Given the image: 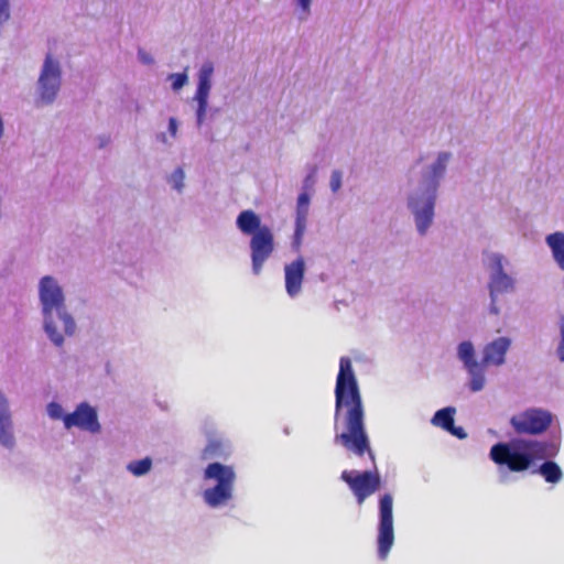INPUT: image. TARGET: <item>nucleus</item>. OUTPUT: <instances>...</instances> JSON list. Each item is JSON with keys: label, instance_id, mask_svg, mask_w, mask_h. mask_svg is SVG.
Masks as SVG:
<instances>
[{"label": "nucleus", "instance_id": "f257e3e1", "mask_svg": "<svg viewBox=\"0 0 564 564\" xmlns=\"http://www.w3.org/2000/svg\"><path fill=\"white\" fill-rule=\"evenodd\" d=\"M334 427L336 444H340L347 452L358 457L368 455L372 465H376L365 425L362 398L348 357H341L339 360L335 387Z\"/></svg>", "mask_w": 564, "mask_h": 564}, {"label": "nucleus", "instance_id": "f03ea898", "mask_svg": "<svg viewBox=\"0 0 564 564\" xmlns=\"http://www.w3.org/2000/svg\"><path fill=\"white\" fill-rule=\"evenodd\" d=\"M39 293L45 332L56 346H62L63 333L73 335L76 327L73 317L66 312L62 288L55 279L46 275L41 279Z\"/></svg>", "mask_w": 564, "mask_h": 564}, {"label": "nucleus", "instance_id": "7ed1b4c3", "mask_svg": "<svg viewBox=\"0 0 564 564\" xmlns=\"http://www.w3.org/2000/svg\"><path fill=\"white\" fill-rule=\"evenodd\" d=\"M547 443L518 438L510 443H497L490 449V458L499 466H506L510 471L527 470L534 460L544 458Z\"/></svg>", "mask_w": 564, "mask_h": 564}, {"label": "nucleus", "instance_id": "20e7f679", "mask_svg": "<svg viewBox=\"0 0 564 564\" xmlns=\"http://www.w3.org/2000/svg\"><path fill=\"white\" fill-rule=\"evenodd\" d=\"M205 479L216 480V485L204 491L205 502L213 508L228 502L232 498L236 474L230 466L220 463L209 464L204 471Z\"/></svg>", "mask_w": 564, "mask_h": 564}, {"label": "nucleus", "instance_id": "39448f33", "mask_svg": "<svg viewBox=\"0 0 564 564\" xmlns=\"http://www.w3.org/2000/svg\"><path fill=\"white\" fill-rule=\"evenodd\" d=\"M449 159L448 153H440L437 161L432 167V185L423 200V206L420 208V198L411 197L409 205L415 215L417 230L421 235H424L430 227L434 216L435 205V192L437 186V180L442 176L446 169V163Z\"/></svg>", "mask_w": 564, "mask_h": 564}, {"label": "nucleus", "instance_id": "423d86ee", "mask_svg": "<svg viewBox=\"0 0 564 564\" xmlns=\"http://www.w3.org/2000/svg\"><path fill=\"white\" fill-rule=\"evenodd\" d=\"M553 415L540 408H530L510 419V425L518 435H540L552 424Z\"/></svg>", "mask_w": 564, "mask_h": 564}, {"label": "nucleus", "instance_id": "0eeeda50", "mask_svg": "<svg viewBox=\"0 0 564 564\" xmlns=\"http://www.w3.org/2000/svg\"><path fill=\"white\" fill-rule=\"evenodd\" d=\"M394 542L393 497L384 494L379 499L378 556L386 560Z\"/></svg>", "mask_w": 564, "mask_h": 564}, {"label": "nucleus", "instance_id": "6e6552de", "mask_svg": "<svg viewBox=\"0 0 564 564\" xmlns=\"http://www.w3.org/2000/svg\"><path fill=\"white\" fill-rule=\"evenodd\" d=\"M340 479L348 485L359 506L381 487V477L376 468L373 471L344 470Z\"/></svg>", "mask_w": 564, "mask_h": 564}, {"label": "nucleus", "instance_id": "1a4fd4ad", "mask_svg": "<svg viewBox=\"0 0 564 564\" xmlns=\"http://www.w3.org/2000/svg\"><path fill=\"white\" fill-rule=\"evenodd\" d=\"M62 69L58 61L47 54L39 77V96L43 104H52L61 88Z\"/></svg>", "mask_w": 564, "mask_h": 564}, {"label": "nucleus", "instance_id": "9d476101", "mask_svg": "<svg viewBox=\"0 0 564 564\" xmlns=\"http://www.w3.org/2000/svg\"><path fill=\"white\" fill-rule=\"evenodd\" d=\"M252 272L259 275L264 262L274 251V236L270 227L263 226L250 239Z\"/></svg>", "mask_w": 564, "mask_h": 564}, {"label": "nucleus", "instance_id": "9b49d317", "mask_svg": "<svg viewBox=\"0 0 564 564\" xmlns=\"http://www.w3.org/2000/svg\"><path fill=\"white\" fill-rule=\"evenodd\" d=\"M458 358L470 375L469 388L471 391H480L485 386L484 365L475 359L474 346L470 341H463L458 346Z\"/></svg>", "mask_w": 564, "mask_h": 564}, {"label": "nucleus", "instance_id": "f8f14e48", "mask_svg": "<svg viewBox=\"0 0 564 564\" xmlns=\"http://www.w3.org/2000/svg\"><path fill=\"white\" fill-rule=\"evenodd\" d=\"M63 422L67 429L76 426L90 433L100 431L96 410L85 402L80 403L73 413L64 415Z\"/></svg>", "mask_w": 564, "mask_h": 564}, {"label": "nucleus", "instance_id": "ddd939ff", "mask_svg": "<svg viewBox=\"0 0 564 564\" xmlns=\"http://www.w3.org/2000/svg\"><path fill=\"white\" fill-rule=\"evenodd\" d=\"M285 272V290L291 297L301 292L302 283L305 274V262L302 257L286 264Z\"/></svg>", "mask_w": 564, "mask_h": 564}, {"label": "nucleus", "instance_id": "4468645a", "mask_svg": "<svg viewBox=\"0 0 564 564\" xmlns=\"http://www.w3.org/2000/svg\"><path fill=\"white\" fill-rule=\"evenodd\" d=\"M510 347V339L507 337H499L488 345L484 349V358L481 364L500 366L505 362V356Z\"/></svg>", "mask_w": 564, "mask_h": 564}, {"label": "nucleus", "instance_id": "2eb2a0df", "mask_svg": "<svg viewBox=\"0 0 564 564\" xmlns=\"http://www.w3.org/2000/svg\"><path fill=\"white\" fill-rule=\"evenodd\" d=\"M495 274L489 283L490 295L494 299L495 294L508 292L513 288L512 279L503 272L502 259L500 256H495Z\"/></svg>", "mask_w": 564, "mask_h": 564}, {"label": "nucleus", "instance_id": "dca6fc26", "mask_svg": "<svg viewBox=\"0 0 564 564\" xmlns=\"http://www.w3.org/2000/svg\"><path fill=\"white\" fill-rule=\"evenodd\" d=\"M11 416L8 410V403L0 392V443L4 446L13 445V435L11 432Z\"/></svg>", "mask_w": 564, "mask_h": 564}, {"label": "nucleus", "instance_id": "f3484780", "mask_svg": "<svg viewBox=\"0 0 564 564\" xmlns=\"http://www.w3.org/2000/svg\"><path fill=\"white\" fill-rule=\"evenodd\" d=\"M236 224L242 234L249 236H253L254 232H258L264 226L261 225L260 217L251 209L242 210L238 215Z\"/></svg>", "mask_w": 564, "mask_h": 564}, {"label": "nucleus", "instance_id": "a211bd4d", "mask_svg": "<svg viewBox=\"0 0 564 564\" xmlns=\"http://www.w3.org/2000/svg\"><path fill=\"white\" fill-rule=\"evenodd\" d=\"M546 243L552 251L555 262L564 271V234L556 231L549 235Z\"/></svg>", "mask_w": 564, "mask_h": 564}, {"label": "nucleus", "instance_id": "6ab92c4d", "mask_svg": "<svg viewBox=\"0 0 564 564\" xmlns=\"http://www.w3.org/2000/svg\"><path fill=\"white\" fill-rule=\"evenodd\" d=\"M547 482L556 484L562 477L563 473L560 466L552 460L544 462L536 470Z\"/></svg>", "mask_w": 564, "mask_h": 564}, {"label": "nucleus", "instance_id": "aec40b11", "mask_svg": "<svg viewBox=\"0 0 564 564\" xmlns=\"http://www.w3.org/2000/svg\"><path fill=\"white\" fill-rule=\"evenodd\" d=\"M454 414H455L454 408L448 406V408L441 409L434 414V416L432 419V423L434 425L443 427L445 431L453 430Z\"/></svg>", "mask_w": 564, "mask_h": 564}, {"label": "nucleus", "instance_id": "412c9836", "mask_svg": "<svg viewBox=\"0 0 564 564\" xmlns=\"http://www.w3.org/2000/svg\"><path fill=\"white\" fill-rule=\"evenodd\" d=\"M224 454V446L220 441L210 440L202 451V459H212Z\"/></svg>", "mask_w": 564, "mask_h": 564}, {"label": "nucleus", "instance_id": "4be33fe9", "mask_svg": "<svg viewBox=\"0 0 564 564\" xmlns=\"http://www.w3.org/2000/svg\"><path fill=\"white\" fill-rule=\"evenodd\" d=\"M209 90L207 89H199L196 90V99L198 101V108H197V123L200 126L203 123L206 108H207V99H208Z\"/></svg>", "mask_w": 564, "mask_h": 564}, {"label": "nucleus", "instance_id": "5701e85b", "mask_svg": "<svg viewBox=\"0 0 564 564\" xmlns=\"http://www.w3.org/2000/svg\"><path fill=\"white\" fill-rule=\"evenodd\" d=\"M152 466V460L149 457H145L140 460L131 462L128 465V470L131 471L134 476H142L147 474Z\"/></svg>", "mask_w": 564, "mask_h": 564}, {"label": "nucleus", "instance_id": "b1692460", "mask_svg": "<svg viewBox=\"0 0 564 564\" xmlns=\"http://www.w3.org/2000/svg\"><path fill=\"white\" fill-rule=\"evenodd\" d=\"M306 217L307 214L296 213V228H295V237L300 239L304 232L306 226Z\"/></svg>", "mask_w": 564, "mask_h": 564}, {"label": "nucleus", "instance_id": "393cba45", "mask_svg": "<svg viewBox=\"0 0 564 564\" xmlns=\"http://www.w3.org/2000/svg\"><path fill=\"white\" fill-rule=\"evenodd\" d=\"M184 172L181 167L176 169L172 174V182L175 189L181 191L184 186Z\"/></svg>", "mask_w": 564, "mask_h": 564}, {"label": "nucleus", "instance_id": "a878e982", "mask_svg": "<svg viewBox=\"0 0 564 564\" xmlns=\"http://www.w3.org/2000/svg\"><path fill=\"white\" fill-rule=\"evenodd\" d=\"M310 205V196L307 193H301L297 198V209L296 213L303 212V214H307Z\"/></svg>", "mask_w": 564, "mask_h": 564}, {"label": "nucleus", "instance_id": "bb28decb", "mask_svg": "<svg viewBox=\"0 0 564 564\" xmlns=\"http://www.w3.org/2000/svg\"><path fill=\"white\" fill-rule=\"evenodd\" d=\"M170 78L172 79V88L174 90H178L187 82V75L184 73L183 74H172L170 76Z\"/></svg>", "mask_w": 564, "mask_h": 564}, {"label": "nucleus", "instance_id": "cd10ccee", "mask_svg": "<svg viewBox=\"0 0 564 564\" xmlns=\"http://www.w3.org/2000/svg\"><path fill=\"white\" fill-rule=\"evenodd\" d=\"M214 73V66L210 62L205 63L198 74L199 79L210 80Z\"/></svg>", "mask_w": 564, "mask_h": 564}, {"label": "nucleus", "instance_id": "c85d7f7f", "mask_svg": "<svg viewBox=\"0 0 564 564\" xmlns=\"http://www.w3.org/2000/svg\"><path fill=\"white\" fill-rule=\"evenodd\" d=\"M47 411L51 417L59 419L63 415V409L58 403L52 402L47 406Z\"/></svg>", "mask_w": 564, "mask_h": 564}, {"label": "nucleus", "instance_id": "c756f323", "mask_svg": "<svg viewBox=\"0 0 564 564\" xmlns=\"http://www.w3.org/2000/svg\"><path fill=\"white\" fill-rule=\"evenodd\" d=\"M341 185V173L339 171H334L330 177V187L333 192H337Z\"/></svg>", "mask_w": 564, "mask_h": 564}, {"label": "nucleus", "instance_id": "7c9ffc66", "mask_svg": "<svg viewBox=\"0 0 564 564\" xmlns=\"http://www.w3.org/2000/svg\"><path fill=\"white\" fill-rule=\"evenodd\" d=\"M560 330H561V341L557 347V355H558V358L562 361H564V316L561 318Z\"/></svg>", "mask_w": 564, "mask_h": 564}, {"label": "nucleus", "instance_id": "2f4dec72", "mask_svg": "<svg viewBox=\"0 0 564 564\" xmlns=\"http://www.w3.org/2000/svg\"><path fill=\"white\" fill-rule=\"evenodd\" d=\"M9 19V0H0V23Z\"/></svg>", "mask_w": 564, "mask_h": 564}, {"label": "nucleus", "instance_id": "473e14b6", "mask_svg": "<svg viewBox=\"0 0 564 564\" xmlns=\"http://www.w3.org/2000/svg\"><path fill=\"white\" fill-rule=\"evenodd\" d=\"M169 131L171 132V134L173 137L176 135V132H177V121L175 118H170L169 120Z\"/></svg>", "mask_w": 564, "mask_h": 564}, {"label": "nucleus", "instance_id": "72a5a7b5", "mask_svg": "<svg viewBox=\"0 0 564 564\" xmlns=\"http://www.w3.org/2000/svg\"><path fill=\"white\" fill-rule=\"evenodd\" d=\"M447 432H451L453 435L457 436L458 438L466 437V433L464 432V430L462 427H455V425H453V430H448Z\"/></svg>", "mask_w": 564, "mask_h": 564}, {"label": "nucleus", "instance_id": "f704fd0d", "mask_svg": "<svg viewBox=\"0 0 564 564\" xmlns=\"http://www.w3.org/2000/svg\"><path fill=\"white\" fill-rule=\"evenodd\" d=\"M139 56H140V59L144 63V64H151L153 62V59L151 58L150 55H148L147 53L142 52V51H139Z\"/></svg>", "mask_w": 564, "mask_h": 564}, {"label": "nucleus", "instance_id": "c9c22d12", "mask_svg": "<svg viewBox=\"0 0 564 564\" xmlns=\"http://www.w3.org/2000/svg\"><path fill=\"white\" fill-rule=\"evenodd\" d=\"M197 88L210 90V80L198 78V87Z\"/></svg>", "mask_w": 564, "mask_h": 564}, {"label": "nucleus", "instance_id": "e433bc0d", "mask_svg": "<svg viewBox=\"0 0 564 564\" xmlns=\"http://www.w3.org/2000/svg\"><path fill=\"white\" fill-rule=\"evenodd\" d=\"M312 0H297L299 6L303 9V11H308Z\"/></svg>", "mask_w": 564, "mask_h": 564}, {"label": "nucleus", "instance_id": "4c0bfd02", "mask_svg": "<svg viewBox=\"0 0 564 564\" xmlns=\"http://www.w3.org/2000/svg\"><path fill=\"white\" fill-rule=\"evenodd\" d=\"M310 183H313V173L308 175L305 180V184L308 185Z\"/></svg>", "mask_w": 564, "mask_h": 564}, {"label": "nucleus", "instance_id": "58836bf2", "mask_svg": "<svg viewBox=\"0 0 564 564\" xmlns=\"http://www.w3.org/2000/svg\"><path fill=\"white\" fill-rule=\"evenodd\" d=\"M491 312H494L495 314H497V313H498L497 307L492 305V307H491Z\"/></svg>", "mask_w": 564, "mask_h": 564}]
</instances>
